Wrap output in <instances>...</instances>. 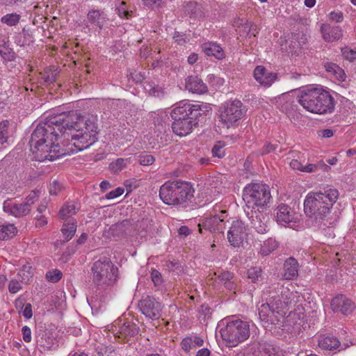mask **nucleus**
<instances>
[{
  "label": "nucleus",
  "mask_w": 356,
  "mask_h": 356,
  "mask_svg": "<svg viewBox=\"0 0 356 356\" xmlns=\"http://www.w3.org/2000/svg\"><path fill=\"white\" fill-rule=\"evenodd\" d=\"M63 141L67 154L87 149L97 140L98 127L93 116L81 115L76 111L62 113Z\"/></svg>",
  "instance_id": "nucleus-2"
},
{
  "label": "nucleus",
  "mask_w": 356,
  "mask_h": 356,
  "mask_svg": "<svg viewBox=\"0 0 356 356\" xmlns=\"http://www.w3.org/2000/svg\"><path fill=\"white\" fill-rule=\"evenodd\" d=\"M4 210L15 217L26 216L31 211V207L25 202L22 204H4Z\"/></svg>",
  "instance_id": "nucleus-22"
},
{
  "label": "nucleus",
  "mask_w": 356,
  "mask_h": 356,
  "mask_svg": "<svg viewBox=\"0 0 356 356\" xmlns=\"http://www.w3.org/2000/svg\"><path fill=\"white\" fill-rule=\"evenodd\" d=\"M243 103L237 99L228 101L220 108V118L227 128L243 118L245 113Z\"/></svg>",
  "instance_id": "nucleus-11"
},
{
  "label": "nucleus",
  "mask_w": 356,
  "mask_h": 356,
  "mask_svg": "<svg viewBox=\"0 0 356 356\" xmlns=\"http://www.w3.org/2000/svg\"><path fill=\"white\" fill-rule=\"evenodd\" d=\"M20 19V15L13 13L2 16L1 18V22L9 26H14L19 24Z\"/></svg>",
  "instance_id": "nucleus-31"
},
{
  "label": "nucleus",
  "mask_w": 356,
  "mask_h": 356,
  "mask_svg": "<svg viewBox=\"0 0 356 356\" xmlns=\"http://www.w3.org/2000/svg\"><path fill=\"white\" fill-rule=\"evenodd\" d=\"M129 226V221L127 220L113 225L111 230L113 235L120 236L123 234Z\"/></svg>",
  "instance_id": "nucleus-34"
},
{
  "label": "nucleus",
  "mask_w": 356,
  "mask_h": 356,
  "mask_svg": "<svg viewBox=\"0 0 356 356\" xmlns=\"http://www.w3.org/2000/svg\"><path fill=\"white\" fill-rule=\"evenodd\" d=\"M194 188L188 182L167 181L161 186L159 196L165 204L178 206L191 202L194 197Z\"/></svg>",
  "instance_id": "nucleus-7"
},
{
  "label": "nucleus",
  "mask_w": 356,
  "mask_h": 356,
  "mask_svg": "<svg viewBox=\"0 0 356 356\" xmlns=\"http://www.w3.org/2000/svg\"><path fill=\"white\" fill-rule=\"evenodd\" d=\"M289 294L292 293L289 290H284L281 294L273 292L266 298V302L259 308V318L264 323V326L268 327L266 324L269 323L276 325L284 318L286 314V307L292 303L288 297Z\"/></svg>",
  "instance_id": "nucleus-5"
},
{
  "label": "nucleus",
  "mask_w": 356,
  "mask_h": 356,
  "mask_svg": "<svg viewBox=\"0 0 356 356\" xmlns=\"http://www.w3.org/2000/svg\"><path fill=\"white\" fill-rule=\"evenodd\" d=\"M9 125L10 123L8 120H3L0 122V144H4L8 140Z\"/></svg>",
  "instance_id": "nucleus-37"
},
{
  "label": "nucleus",
  "mask_w": 356,
  "mask_h": 356,
  "mask_svg": "<svg viewBox=\"0 0 356 356\" xmlns=\"http://www.w3.org/2000/svg\"><path fill=\"white\" fill-rule=\"evenodd\" d=\"M270 198L271 195L266 185L252 183L243 189V200L247 209H265Z\"/></svg>",
  "instance_id": "nucleus-9"
},
{
  "label": "nucleus",
  "mask_w": 356,
  "mask_h": 356,
  "mask_svg": "<svg viewBox=\"0 0 356 356\" xmlns=\"http://www.w3.org/2000/svg\"><path fill=\"white\" fill-rule=\"evenodd\" d=\"M289 154L292 159L289 163L290 166L294 170H298L302 172L303 165L300 160L303 157V155L296 151H291Z\"/></svg>",
  "instance_id": "nucleus-30"
},
{
  "label": "nucleus",
  "mask_w": 356,
  "mask_h": 356,
  "mask_svg": "<svg viewBox=\"0 0 356 356\" xmlns=\"http://www.w3.org/2000/svg\"><path fill=\"white\" fill-rule=\"evenodd\" d=\"M293 38H294L297 41V43H299L300 47L305 44L307 41L306 35L300 33H293Z\"/></svg>",
  "instance_id": "nucleus-55"
},
{
  "label": "nucleus",
  "mask_w": 356,
  "mask_h": 356,
  "mask_svg": "<svg viewBox=\"0 0 356 356\" xmlns=\"http://www.w3.org/2000/svg\"><path fill=\"white\" fill-rule=\"evenodd\" d=\"M118 268L106 257L94 262L91 268L93 282L103 287L114 284L118 278Z\"/></svg>",
  "instance_id": "nucleus-8"
},
{
  "label": "nucleus",
  "mask_w": 356,
  "mask_h": 356,
  "mask_svg": "<svg viewBox=\"0 0 356 356\" xmlns=\"http://www.w3.org/2000/svg\"><path fill=\"white\" fill-rule=\"evenodd\" d=\"M141 312L151 319H157L161 315L162 305L152 296L143 298L138 304Z\"/></svg>",
  "instance_id": "nucleus-12"
},
{
  "label": "nucleus",
  "mask_w": 356,
  "mask_h": 356,
  "mask_svg": "<svg viewBox=\"0 0 356 356\" xmlns=\"http://www.w3.org/2000/svg\"><path fill=\"white\" fill-rule=\"evenodd\" d=\"M17 232V228L14 225H7L0 226V239L8 240L13 238Z\"/></svg>",
  "instance_id": "nucleus-28"
},
{
  "label": "nucleus",
  "mask_w": 356,
  "mask_h": 356,
  "mask_svg": "<svg viewBox=\"0 0 356 356\" xmlns=\"http://www.w3.org/2000/svg\"><path fill=\"white\" fill-rule=\"evenodd\" d=\"M335 188H327L323 191L311 192L304 202V211L317 226L328 227L331 225L328 215L333 204L339 197Z\"/></svg>",
  "instance_id": "nucleus-3"
},
{
  "label": "nucleus",
  "mask_w": 356,
  "mask_h": 356,
  "mask_svg": "<svg viewBox=\"0 0 356 356\" xmlns=\"http://www.w3.org/2000/svg\"><path fill=\"white\" fill-rule=\"evenodd\" d=\"M202 111L200 105L194 104L188 101L177 104L171 111L173 132L180 136L191 134L193 128L198 124L200 118H202Z\"/></svg>",
  "instance_id": "nucleus-4"
},
{
  "label": "nucleus",
  "mask_w": 356,
  "mask_h": 356,
  "mask_svg": "<svg viewBox=\"0 0 356 356\" xmlns=\"http://www.w3.org/2000/svg\"><path fill=\"white\" fill-rule=\"evenodd\" d=\"M219 278L223 283L225 282H229L232 280L233 274L228 271L223 272L219 275Z\"/></svg>",
  "instance_id": "nucleus-57"
},
{
  "label": "nucleus",
  "mask_w": 356,
  "mask_h": 356,
  "mask_svg": "<svg viewBox=\"0 0 356 356\" xmlns=\"http://www.w3.org/2000/svg\"><path fill=\"white\" fill-rule=\"evenodd\" d=\"M61 113L49 116L40 122L31 134L29 140L30 149L39 161H54L60 156L67 154V148L60 147L58 143V130L63 138V121Z\"/></svg>",
  "instance_id": "nucleus-1"
},
{
  "label": "nucleus",
  "mask_w": 356,
  "mask_h": 356,
  "mask_svg": "<svg viewBox=\"0 0 356 356\" xmlns=\"http://www.w3.org/2000/svg\"><path fill=\"white\" fill-rule=\"evenodd\" d=\"M264 209H247L245 212L248 216L250 225L258 233L264 234L267 230L266 216L264 213Z\"/></svg>",
  "instance_id": "nucleus-14"
},
{
  "label": "nucleus",
  "mask_w": 356,
  "mask_h": 356,
  "mask_svg": "<svg viewBox=\"0 0 356 356\" xmlns=\"http://www.w3.org/2000/svg\"><path fill=\"white\" fill-rule=\"evenodd\" d=\"M227 238L230 245H243L248 243V234L243 222L240 220L233 221L227 232Z\"/></svg>",
  "instance_id": "nucleus-13"
},
{
  "label": "nucleus",
  "mask_w": 356,
  "mask_h": 356,
  "mask_svg": "<svg viewBox=\"0 0 356 356\" xmlns=\"http://www.w3.org/2000/svg\"><path fill=\"white\" fill-rule=\"evenodd\" d=\"M76 221L74 220H71L63 224L61 229V232L64 238L63 243L68 242L74 236L76 231Z\"/></svg>",
  "instance_id": "nucleus-26"
},
{
  "label": "nucleus",
  "mask_w": 356,
  "mask_h": 356,
  "mask_svg": "<svg viewBox=\"0 0 356 356\" xmlns=\"http://www.w3.org/2000/svg\"><path fill=\"white\" fill-rule=\"evenodd\" d=\"M22 289L21 284L16 280H12L8 284V290L12 293H17Z\"/></svg>",
  "instance_id": "nucleus-48"
},
{
  "label": "nucleus",
  "mask_w": 356,
  "mask_h": 356,
  "mask_svg": "<svg viewBox=\"0 0 356 356\" xmlns=\"http://www.w3.org/2000/svg\"><path fill=\"white\" fill-rule=\"evenodd\" d=\"M88 19L91 24L97 26L100 29L104 26V18L101 17V14L99 10H93L88 13Z\"/></svg>",
  "instance_id": "nucleus-32"
},
{
  "label": "nucleus",
  "mask_w": 356,
  "mask_h": 356,
  "mask_svg": "<svg viewBox=\"0 0 356 356\" xmlns=\"http://www.w3.org/2000/svg\"><path fill=\"white\" fill-rule=\"evenodd\" d=\"M76 213V208L74 204L67 203L60 209L59 216L62 219L67 218Z\"/></svg>",
  "instance_id": "nucleus-35"
},
{
  "label": "nucleus",
  "mask_w": 356,
  "mask_h": 356,
  "mask_svg": "<svg viewBox=\"0 0 356 356\" xmlns=\"http://www.w3.org/2000/svg\"><path fill=\"white\" fill-rule=\"evenodd\" d=\"M118 14L120 17L129 18L131 15V11H129L127 9V5L124 1H122L120 6L116 8Z\"/></svg>",
  "instance_id": "nucleus-44"
},
{
  "label": "nucleus",
  "mask_w": 356,
  "mask_h": 356,
  "mask_svg": "<svg viewBox=\"0 0 356 356\" xmlns=\"http://www.w3.org/2000/svg\"><path fill=\"white\" fill-rule=\"evenodd\" d=\"M152 280L156 286H160L163 282L161 274L156 270L151 273Z\"/></svg>",
  "instance_id": "nucleus-47"
},
{
  "label": "nucleus",
  "mask_w": 356,
  "mask_h": 356,
  "mask_svg": "<svg viewBox=\"0 0 356 356\" xmlns=\"http://www.w3.org/2000/svg\"><path fill=\"white\" fill-rule=\"evenodd\" d=\"M114 326L115 327H117V326L118 327V333L120 334L118 336L120 338L134 336L138 332V327L131 321L122 323V320H120L118 323H116Z\"/></svg>",
  "instance_id": "nucleus-21"
},
{
  "label": "nucleus",
  "mask_w": 356,
  "mask_h": 356,
  "mask_svg": "<svg viewBox=\"0 0 356 356\" xmlns=\"http://www.w3.org/2000/svg\"><path fill=\"white\" fill-rule=\"evenodd\" d=\"M47 279L51 282H56L62 277V273L60 270L55 269L48 271L46 274Z\"/></svg>",
  "instance_id": "nucleus-41"
},
{
  "label": "nucleus",
  "mask_w": 356,
  "mask_h": 356,
  "mask_svg": "<svg viewBox=\"0 0 356 356\" xmlns=\"http://www.w3.org/2000/svg\"><path fill=\"white\" fill-rule=\"evenodd\" d=\"M149 94L154 97H161L164 95L165 90L162 87H161L159 86H156L152 88L149 90Z\"/></svg>",
  "instance_id": "nucleus-50"
},
{
  "label": "nucleus",
  "mask_w": 356,
  "mask_h": 356,
  "mask_svg": "<svg viewBox=\"0 0 356 356\" xmlns=\"http://www.w3.org/2000/svg\"><path fill=\"white\" fill-rule=\"evenodd\" d=\"M318 346L324 350H332L340 347V342L334 337L323 335L318 339Z\"/></svg>",
  "instance_id": "nucleus-25"
},
{
  "label": "nucleus",
  "mask_w": 356,
  "mask_h": 356,
  "mask_svg": "<svg viewBox=\"0 0 356 356\" xmlns=\"http://www.w3.org/2000/svg\"><path fill=\"white\" fill-rule=\"evenodd\" d=\"M212 155L219 159L222 158L225 154V143L217 141L211 150Z\"/></svg>",
  "instance_id": "nucleus-38"
},
{
  "label": "nucleus",
  "mask_w": 356,
  "mask_h": 356,
  "mask_svg": "<svg viewBox=\"0 0 356 356\" xmlns=\"http://www.w3.org/2000/svg\"><path fill=\"white\" fill-rule=\"evenodd\" d=\"M244 356H275V349L269 344L257 343L248 347Z\"/></svg>",
  "instance_id": "nucleus-17"
},
{
  "label": "nucleus",
  "mask_w": 356,
  "mask_h": 356,
  "mask_svg": "<svg viewBox=\"0 0 356 356\" xmlns=\"http://www.w3.org/2000/svg\"><path fill=\"white\" fill-rule=\"evenodd\" d=\"M202 50L208 56H213L218 60L225 58L222 47L215 42H206L202 44Z\"/></svg>",
  "instance_id": "nucleus-23"
},
{
  "label": "nucleus",
  "mask_w": 356,
  "mask_h": 356,
  "mask_svg": "<svg viewBox=\"0 0 356 356\" xmlns=\"http://www.w3.org/2000/svg\"><path fill=\"white\" fill-rule=\"evenodd\" d=\"M58 73L59 72L55 66H50L48 68H46L44 72L41 73V79L43 83L47 85L54 83L56 80Z\"/></svg>",
  "instance_id": "nucleus-27"
},
{
  "label": "nucleus",
  "mask_w": 356,
  "mask_h": 356,
  "mask_svg": "<svg viewBox=\"0 0 356 356\" xmlns=\"http://www.w3.org/2000/svg\"><path fill=\"white\" fill-rule=\"evenodd\" d=\"M23 339L26 342H30L31 341V331L30 327L25 325L22 329Z\"/></svg>",
  "instance_id": "nucleus-53"
},
{
  "label": "nucleus",
  "mask_w": 356,
  "mask_h": 356,
  "mask_svg": "<svg viewBox=\"0 0 356 356\" xmlns=\"http://www.w3.org/2000/svg\"><path fill=\"white\" fill-rule=\"evenodd\" d=\"M149 224V221L148 219H143L138 225L139 228H142L143 229H147L148 228Z\"/></svg>",
  "instance_id": "nucleus-63"
},
{
  "label": "nucleus",
  "mask_w": 356,
  "mask_h": 356,
  "mask_svg": "<svg viewBox=\"0 0 356 356\" xmlns=\"http://www.w3.org/2000/svg\"><path fill=\"white\" fill-rule=\"evenodd\" d=\"M38 191H33L26 198L25 202L31 208V205L38 200Z\"/></svg>",
  "instance_id": "nucleus-52"
},
{
  "label": "nucleus",
  "mask_w": 356,
  "mask_h": 356,
  "mask_svg": "<svg viewBox=\"0 0 356 356\" xmlns=\"http://www.w3.org/2000/svg\"><path fill=\"white\" fill-rule=\"evenodd\" d=\"M33 268L29 264L23 265L18 273V277L22 283H27L33 276Z\"/></svg>",
  "instance_id": "nucleus-29"
},
{
  "label": "nucleus",
  "mask_w": 356,
  "mask_h": 356,
  "mask_svg": "<svg viewBox=\"0 0 356 356\" xmlns=\"http://www.w3.org/2000/svg\"><path fill=\"white\" fill-rule=\"evenodd\" d=\"M284 277L286 280H293L298 276V264L294 258H289L284 263Z\"/></svg>",
  "instance_id": "nucleus-24"
},
{
  "label": "nucleus",
  "mask_w": 356,
  "mask_h": 356,
  "mask_svg": "<svg viewBox=\"0 0 356 356\" xmlns=\"http://www.w3.org/2000/svg\"><path fill=\"white\" fill-rule=\"evenodd\" d=\"M321 31L325 41L329 42L338 40L343 35L342 29L339 26H331L330 24H323L321 26Z\"/></svg>",
  "instance_id": "nucleus-19"
},
{
  "label": "nucleus",
  "mask_w": 356,
  "mask_h": 356,
  "mask_svg": "<svg viewBox=\"0 0 356 356\" xmlns=\"http://www.w3.org/2000/svg\"><path fill=\"white\" fill-rule=\"evenodd\" d=\"M178 233L179 236L185 237L188 236L191 231L187 226H181L178 229Z\"/></svg>",
  "instance_id": "nucleus-58"
},
{
  "label": "nucleus",
  "mask_w": 356,
  "mask_h": 356,
  "mask_svg": "<svg viewBox=\"0 0 356 356\" xmlns=\"http://www.w3.org/2000/svg\"><path fill=\"white\" fill-rule=\"evenodd\" d=\"M298 102L308 111L318 114L332 113L335 101L329 92L318 88L303 90Z\"/></svg>",
  "instance_id": "nucleus-6"
},
{
  "label": "nucleus",
  "mask_w": 356,
  "mask_h": 356,
  "mask_svg": "<svg viewBox=\"0 0 356 356\" xmlns=\"http://www.w3.org/2000/svg\"><path fill=\"white\" fill-rule=\"evenodd\" d=\"M343 57L350 62L356 60V49L345 47L341 49Z\"/></svg>",
  "instance_id": "nucleus-40"
},
{
  "label": "nucleus",
  "mask_w": 356,
  "mask_h": 356,
  "mask_svg": "<svg viewBox=\"0 0 356 356\" xmlns=\"http://www.w3.org/2000/svg\"><path fill=\"white\" fill-rule=\"evenodd\" d=\"M196 356H210V352L207 348H202L198 350Z\"/></svg>",
  "instance_id": "nucleus-64"
},
{
  "label": "nucleus",
  "mask_w": 356,
  "mask_h": 356,
  "mask_svg": "<svg viewBox=\"0 0 356 356\" xmlns=\"http://www.w3.org/2000/svg\"><path fill=\"white\" fill-rule=\"evenodd\" d=\"M35 219H36V222H35L36 227H42L47 223L46 218L42 216H37L35 217Z\"/></svg>",
  "instance_id": "nucleus-62"
},
{
  "label": "nucleus",
  "mask_w": 356,
  "mask_h": 356,
  "mask_svg": "<svg viewBox=\"0 0 356 356\" xmlns=\"http://www.w3.org/2000/svg\"><path fill=\"white\" fill-rule=\"evenodd\" d=\"M186 88L196 94H204L207 92V86L197 76H190L186 79Z\"/></svg>",
  "instance_id": "nucleus-20"
},
{
  "label": "nucleus",
  "mask_w": 356,
  "mask_h": 356,
  "mask_svg": "<svg viewBox=\"0 0 356 356\" xmlns=\"http://www.w3.org/2000/svg\"><path fill=\"white\" fill-rule=\"evenodd\" d=\"M277 147L270 143H266L264 147L260 149L259 153L261 155H264L275 150Z\"/></svg>",
  "instance_id": "nucleus-51"
},
{
  "label": "nucleus",
  "mask_w": 356,
  "mask_h": 356,
  "mask_svg": "<svg viewBox=\"0 0 356 356\" xmlns=\"http://www.w3.org/2000/svg\"><path fill=\"white\" fill-rule=\"evenodd\" d=\"M261 273L260 268H251L248 271V278L251 279L252 282H255L261 275Z\"/></svg>",
  "instance_id": "nucleus-46"
},
{
  "label": "nucleus",
  "mask_w": 356,
  "mask_h": 356,
  "mask_svg": "<svg viewBox=\"0 0 356 356\" xmlns=\"http://www.w3.org/2000/svg\"><path fill=\"white\" fill-rule=\"evenodd\" d=\"M193 339L190 337L185 338L181 341V347L185 351H188L192 348Z\"/></svg>",
  "instance_id": "nucleus-54"
},
{
  "label": "nucleus",
  "mask_w": 356,
  "mask_h": 356,
  "mask_svg": "<svg viewBox=\"0 0 356 356\" xmlns=\"http://www.w3.org/2000/svg\"><path fill=\"white\" fill-rule=\"evenodd\" d=\"M330 18L331 19L335 21L336 22H341L343 19V14L341 12H332L330 13Z\"/></svg>",
  "instance_id": "nucleus-60"
},
{
  "label": "nucleus",
  "mask_w": 356,
  "mask_h": 356,
  "mask_svg": "<svg viewBox=\"0 0 356 356\" xmlns=\"http://www.w3.org/2000/svg\"><path fill=\"white\" fill-rule=\"evenodd\" d=\"M129 159L119 158L109 164V169L113 173H118L127 167Z\"/></svg>",
  "instance_id": "nucleus-33"
},
{
  "label": "nucleus",
  "mask_w": 356,
  "mask_h": 356,
  "mask_svg": "<svg viewBox=\"0 0 356 356\" xmlns=\"http://www.w3.org/2000/svg\"><path fill=\"white\" fill-rule=\"evenodd\" d=\"M56 343V340L51 336H44L43 337L40 341V346L43 347L44 350H51L54 348Z\"/></svg>",
  "instance_id": "nucleus-39"
},
{
  "label": "nucleus",
  "mask_w": 356,
  "mask_h": 356,
  "mask_svg": "<svg viewBox=\"0 0 356 356\" xmlns=\"http://www.w3.org/2000/svg\"><path fill=\"white\" fill-rule=\"evenodd\" d=\"M254 77L261 86L269 87L277 79V75L267 70L264 66L259 65L254 70Z\"/></svg>",
  "instance_id": "nucleus-16"
},
{
  "label": "nucleus",
  "mask_w": 356,
  "mask_h": 356,
  "mask_svg": "<svg viewBox=\"0 0 356 356\" xmlns=\"http://www.w3.org/2000/svg\"><path fill=\"white\" fill-rule=\"evenodd\" d=\"M319 136H322L323 138H330L333 136V131L331 129H325L319 131L318 132Z\"/></svg>",
  "instance_id": "nucleus-61"
},
{
  "label": "nucleus",
  "mask_w": 356,
  "mask_h": 356,
  "mask_svg": "<svg viewBox=\"0 0 356 356\" xmlns=\"http://www.w3.org/2000/svg\"><path fill=\"white\" fill-rule=\"evenodd\" d=\"M318 165L315 164H307L306 165H303L302 172H315L317 169Z\"/></svg>",
  "instance_id": "nucleus-59"
},
{
  "label": "nucleus",
  "mask_w": 356,
  "mask_h": 356,
  "mask_svg": "<svg viewBox=\"0 0 356 356\" xmlns=\"http://www.w3.org/2000/svg\"><path fill=\"white\" fill-rule=\"evenodd\" d=\"M124 190L123 188L118 187L113 191H110L106 195V198L108 200L114 199L119 197L124 193Z\"/></svg>",
  "instance_id": "nucleus-49"
},
{
  "label": "nucleus",
  "mask_w": 356,
  "mask_h": 356,
  "mask_svg": "<svg viewBox=\"0 0 356 356\" xmlns=\"http://www.w3.org/2000/svg\"><path fill=\"white\" fill-rule=\"evenodd\" d=\"M276 220L280 225H286L293 222L295 219L294 211L285 204H280L276 209Z\"/></svg>",
  "instance_id": "nucleus-18"
},
{
  "label": "nucleus",
  "mask_w": 356,
  "mask_h": 356,
  "mask_svg": "<svg viewBox=\"0 0 356 356\" xmlns=\"http://www.w3.org/2000/svg\"><path fill=\"white\" fill-rule=\"evenodd\" d=\"M0 55L6 60L11 61L15 59V53L8 47L1 50L0 49Z\"/></svg>",
  "instance_id": "nucleus-43"
},
{
  "label": "nucleus",
  "mask_w": 356,
  "mask_h": 356,
  "mask_svg": "<svg viewBox=\"0 0 356 356\" xmlns=\"http://www.w3.org/2000/svg\"><path fill=\"white\" fill-rule=\"evenodd\" d=\"M331 307L334 312L348 316L353 312L355 305L354 302L346 296L340 294L332 299Z\"/></svg>",
  "instance_id": "nucleus-15"
},
{
  "label": "nucleus",
  "mask_w": 356,
  "mask_h": 356,
  "mask_svg": "<svg viewBox=\"0 0 356 356\" xmlns=\"http://www.w3.org/2000/svg\"><path fill=\"white\" fill-rule=\"evenodd\" d=\"M63 189V185L56 180H54L49 186V193L56 195Z\"/></svg>",
  "instance_id": "nucleus-45"
},
{
  "label": "nucleus",
  "mask_w": 356,
  "mask_h": 356,
  "mask_svg": "<svg viewBox=\"0 0 356 356\" xmlns=\"http://www.w3.org/2000/svg\"><path fill=\"white\" fill-rule=\"evenodd\" d=\"M250 324L241 319L229 321L220 330L223 341L228 346L234 347L246 340L250 336Z\"/></svg>",
  "instance_id": "nucleus-10"
},
{
  "label": "nucleus",
  "mask_w": 356,
  "mask_h": 356,
  "mask_svg": "<svg viewBox=\"0 0 356 356\" xmlns=\"http://www.w3.org/2000/svg\"><path fill=\"white\" fill-rule=\"evenodd\" d=\"M154 161V157L150 154H142L138 156V162L142 165H150Z\"/></svg>",
  "instance_id": "nucleus-42"
},
{
  "label": "nucleus",
  "mask_w": 356,
  "mask_h": 356,
  "mask_svg": "<svg viewBox=\"0 0 356 356\" xmlns=\"http://www.w3.org/2000/svg\"><path fill=\"white\" fill-rule=\"evenodd\" d=\"M280 45L282 46V49H285L286 50H288L286 44L289 43V49L291 51L295 50L296 49L300 47L299 43H297V41L293 38V33H291V36L289 37L288 39L286 38H280Z\"/></svg>",
  "instance_id": "nucleus-36"
},
{
  "label": "nucleus",
  "mask_w": 356,
  "mask_h": 356,
  "mask_svg": "<svg viewBox=\"0 0 356 356\" xmlns=\"http://www.w3.org/2000/svg\"><path fill=\"white\" fill-rule=\"evenodd\" d=\"M22 315L24 318L29 319L33 316L32 307L31 304H26L22 311Z\"/></svg>",
  "instance_id": "nucleus-56"
}]
</instances>
